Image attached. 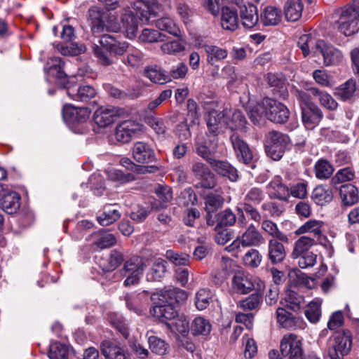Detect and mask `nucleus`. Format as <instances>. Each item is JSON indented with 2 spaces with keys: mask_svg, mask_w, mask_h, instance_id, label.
I'll return each mask as SVG.
<instances>
[{
  "mask_svg": "<svg viewBox=\"0 0 359 359\" xmlns=\"http://www.w3.org/2000/svg\"><path fill=\"white\" fill-rule=\"evenodd\" d=\"M48 67L49 75L56 79L57 83L66 89L67 95L72 100L81 102H88L94 98L97 94L96 90L89 85H78L67 79V74L63 68L65 62L60 57L50 60Z\"/></svg>",
  "mask_w": 359,
  "mask_h": 359,
  "instance_id": "obj_1",
  "label": "nucleus"
},
{
  "mask_svg": "<svg viewBox=\"0 0 359 359\" xmlns=\"http://www.w3.org/2000/svg\"><path fill=\"white\" fill-rule=\"evenodd\" d=\"M297 46L302 50L304 58L310 54L316 56L320 53L323 55L326 66L331 65L334 62V47L323 39H317L311 33L302 35L297 41Z\"/></svg>",
  "mask_w": 359,
  "mask_h": 359,
  "instance_id": "obj_2",
  "label": "nucleus"
},
{
  "mask_svg": "<svg viewBox=\"0 0 359 359\" xmlns=\"http://www.w3.org/2000/svg\"><path fill=\"white\" fill-rule=\"evenodd\" d=\"M99 43L101 46L94 44L93 51L98 62L104 66H109L114 63L113 59L107 54L105 50L114 55H122L128 50V43L120 42L110 34L101 36Z\"/></svg>",
  "mask_w": 359,
  "mask_h": 359,
  "instance_id": "obj_3",
  "label": "nucleus"
},
{
  "mask_svg": "<svg viewBox=\"0 0 359 359\" xmlns=\"http://www.w3.org/2000/svg\"><path fill=\"white\" fill-rule=\"evenodd\" d=\"M338 30L346 36H351L359 30V0H354L342 10L338 20Z\"/></svg>",
  "mask_w": 359,
  "mask_h": 359,
  "instance_id": "obj_4",
  "label": "nucleus"
},
{
  "mask_svg": "<svg viewBox=\"0 0 359 359\" xmlns=\"http://www.w3.org/2000/svg\"><path fill=\"white\" fill-rule=\"evenodd\" d=\"M280 351L285 359H319L315 355H306L302 338L293 333L283 336L280 341Z\"/></svg>",
  "mask_w": 359,
  "mask_h": 359,
  "instance_id": "obj_5",
  "label": "nucleus"
},
{
  "mask_svg": "<svg viewBox=\"0 0 359 359\" xmlns=\"http://www.w3.org/2000/svg\"><path fill=\"white\" fill-rule=\"evenodd\" d=\"M290 144V139L287 135L276 130L270 131L265 139L266 154L273 161H279Z\"/></svg>",
  "mask_w": 359,
  "mask_h": 359,
  "instance_id": "obj_6",
  "label": "nucleus"
},
{
  "mask_svg": "<svg viewBox=\"0 0 359 359\" xmlns=\"http://www.w3.org/2000/svg\"><path fill=\"white\" fill-rule=\"evenodd\" d=\"M264 287L265 284L262 280L244 271L236 272L231 280L232 290L240 294H246L253 290L263 291Z\"/></svg>",
  "mask_w": 359,
  "mask_h": 359,
  "instance_id": "obj_7",
  "label": "nucleus"
},
{
  "mask_svg": "<svg viewBox=\"0 0 359 359\" xmlns=\"http://www.w3.org/2000/svg\"><path fill=\"white\" fill-rule=\"evenodd\" d=\"M264 242V238L261 232L253 224H250L240 238L235 240L231 245L226 248L229 252H233L240 248L243 247L259 246Z\"/></svg>",
  "mask_w": 359,
  "mask_h": 359,
  "instance_id": "obj_8",
  "label": "nucleus"
},
{
  "mask_svg": "<svg viewBox=\"0 0 359 359\" xmlns=\"http://www.w3.org/2000/svg\"><path fill=\"white\" fill-rule=\"evenodd\" d=\"M188 298V294L186 291L174 287H165L159 293L153 294L151 297V300L158 299L163 303L168 304L176 306L183 304Z\"/></svg>",
  "mask_w": 359,
  "mask_h": 359,
  "instance_id": "obj_9",
  "label": "nucleus"
},
{
  "mask_svg": "<svg viewBox=\"0 0 359 359\" xmlns=\"http://www.w3.org/2000/svg\"><path fill=\"white\" fill-rule=\"evenodd\" d=\"M276 320L280 327L289 330H304L307 325L302 317L294 316L283 307L276 310Z\"/></svg>",
  "mask_w": 359,
  "mask_h": 359,
  "instance_id": "obj_10",
  "label": "nucleus"
},
{
  "mask_svg": "<svg viewBox=\"0 0 359 359\" xmlns=\"http://www.w3.org/2000/svg\"><path fill=\"white\" fill-rule=\"evenodd\" d=\"M90 113L91 111L88 107H76L69 104H65L62 110L65 121L74 126L86 123Z\"/></svg>",
  "mask_w": 359,
  "mask_h": 359,
  "instance_id": "obj_11",
  "label": "nucleus"
},
{
  "mask_svg": "<svg viewBox=\"0 0 359 359\" xmlns=\"http://www.w3.org/2000/svg\"><path fill=\"white\" fill-rule=\"evenodd\" d=\"M264 104L268 106L269 120L277 123H284L287 121L290 111L285 104L268 97L264 98Z\"/></svg>",
  "mask_w": 359,
  "mask_h": 359,
  "instance_id": "obj_12",
  "label": "nucleus"
},
{
  "mask_svg": "<svg viewBox=\"0 0 359 359\" xmlns=\"http://www.w3.org/2000/svg\"><path fill=\"white\" fill-rule=\"evenodd\" d=\"M118 117V111L113 107H100L93 114L94 121L100 128L109 126Z\"/></svg>",
  "mask_w": 359,
  "mask_h": 359,
  "instance_id": "obj_13",
  "label": "nucleus"
},
{
  "mask_svg": "<svg viewBox=\"0 0 359 359\" xmlns=\"http://www.w3.org/2000/svg\"><path fill=\"white\" fill-rule=\"evenodd\" d=\"M140 130L138 123L130 120L125 121L117 126L115 138L121 143H128Z\"/></svg>",
  "mask_w": 359,
  "mask_h": 359,
  "instance_id": "obj_14",
  "label": "nucleus"
},
{
  "mask_svg": "<svg viewBox=\"0 0 359 359\" xmlns=\"http://www.w3.org/2000/svg\"><path fill=\"white\" fill-rule=\"evenodd\" d=\"M88 18L91 22V31L95 36L104 32V22L108 18V13L97 6L89 8L88 11Z\"/></svg>",
  "mask_w": 359,
  "mask_h": 359,
  "instance_id": "obj_15",
  "label": "nucleus"
},
{
  "mask_svg": "<svg viewBox=\"0 0 359 359\" xmlns=\"http://www.w3.org/2000/svg\"><path fill=\"white\" fill-rule=\"evenodd\" d=\"M283 243L278 239L269 240L267 258L272 264H281L285 259L287 252Z\"/></svg>",
  "mask_w": 359,
  "mask_h": 359,
  "instance_id": "obj_16",
  "label": "nucleus"
},
{
  "mask_svg": "<svg viewBox=\"0 0 359 359\" xmlns=\"http://www.w3.org/2000/svg\"><path fill=\"white\" fill-rule=\"evenodd\" d=\"M269 196L271 198L287 201L290 198L289 187L283 182L282 177L275 176L266 187Z\"/></svg>",
  "mask_w": 359,
  "mask_h": 359,
  "instance_id": "obj_17",
  "label": "nucleus"
},
{
  "mask_svg": "<svg viewBox=\"0 0 359 359\" xmlns=\"http://www.w3.org/2000/svg\"><path fill=\"white\" fill-rule=\"evenodd\" d=\"M133 156L140 163H149L156 161L154 150L151 145L143 142H137L134 144Z\"/></svg>",
  "mask_w": 359,
  "mask_h": 359,
  "instance_id": "obj_18",
  "label": "nucleus"
},
{
  "mask_svg": "<svg viewBox=\"0 0 359 359\" xmlns=\"http://www.w3.org/2000/svg\"><path fill=\"white\" fill-rule=\"evenodd\" d=\"M121 27L116 26L112 30L116 32L120 29H123L128 39H133L136 36L138 29L137 18L133 12L125 11L121 16Z\"/></svg>",
  "mask_w": 359,
  "mask_h": 359,
  "instance_id": "obj_19",
  "label": "nucleus"
},
{
  "mask_svg": "<svg viewBox=\"0 0 359 359\" xmlns=\"http://www.w3.org/2000/svg\"><path fill=\"white\" fill-rule=\"evenodd\" d=\"M151 314L163 323L170 322L178 313L175 306L159 301L150 310Z\"/></svg>",
  "mask_w": 359,
  "mask_h": 359,
  "instance_id": "obj_20",
  "label": "nucleus"
},
{
  "mask_svg": "<svg viewBox=\"0 0 359 359\" xmlns=\"http://www.w3.org/2000/svg\"><path fill=\"white\" fill-rule=\"evenodd\" d=\"M240 18L244 28H254L260 20L257 6L251 4L241 6L240 8Z\"/></svg>",
  "mask_w": 359,
  "mask_h": 359,
  "instance_id": "obj_21",
  "label": "nucleus"
},
{
  "mask_svg": "<svg viewBox=\"0 0 359 359\" xmlns=\"http://www.w3.org/2000/svg\"><path fill=\"white\" fill-rule=\"evenodd\" d=\"M301 110L303 123L308 130L316 128L323 118L321 111L316 105L302 107Z\"/></svg>",
  "mask_w": 359,
  "mask_h": 359,
  "instance_id": "obj_22",
  "label": "nucleus"
},
{
  "mask_svg": "<svg viewBox=\"0 0 359 359\" xmlns=\"http://www.w3.org/2000/svg\"><path fill=\"white\" fill-rule=\"evenodd\" d=\"M217 147L215 137L212 140H198L196 143V153L210 163L214 159L212 156L217 151Z\"/></svg>",
  "mask_w": 359,
  "mask_h": 359,
  "instance_id": "obj_23",
  "label": "nucleus"
},
{
  "mask_svg": "<svg viewBox=\"0 0 359 359\" xmlns=\"http://www.w3.org/2000/svg\"><path fill=\"white\" fill-rule=\"evenodd\" d=\"M224 192L221 187H217L204 198L206 212H215L224 203Z\"/></svg>",
  "mask_w": 359,
  "mask_h": 359,
  "instance_id": "obj_24",
  "label": "nucleus"
},
{
  "mask_svg": "<svg viewBox=\"0 0 359 359\" xmlns=\"http://www.w3.org/2000/svg\"><path fill=\"white\" fill-rule=\"evenodd\" d=\"M237 10L226 6L222 8L221 25L224 29L235 31L238 27Z\"/></svg>",
  "mask_w": 359,
  "mask_h": 359,
  "instance_id": "obj_25",
  "label": "nucleus"
},
{
  "mask_svg": "<svg viewBox=\"0 0 359 359\" xmlns=\"http://www.w3.org/2000/svg\"><path fill=\"white\" fill-rule=\"evenodd\" d=\"M259 18L261 22L264 26H275L281 21L282 12L277 7L268 6L261 12Z\"/></svg>",
  "mask_w": 359,
  "mask_h": 359,
  "instance_id": "obj_26",
  "label": "nucleus"
},
{
  "mask_svg": "<svg viewBox=\"0 0 359 359\" xmlns=\"http://www.w3.org/2000/svg\"><path fill=\"white\" fill-rule=\"evenodd\" d=\"M0 205L4 211L8 214H14L20 208V196L15 191L8 192L1 197Z\"/></svg>",
  "mask_w": 359,
  "mask_h": 359,
  "instance_id": "obj_27",
  "label": "nucleus"
},
{
  "mask_svg": "<svg viewBox=\"0 0 359 359\" xmlns=\"http://www.w3.org/2000/svg\"><path fill=\"white\" fill-rule=\"evenodd\" d=\"M127 308L137 313L142 311V306L148 302V292L143 291L141 293L127 294L125 296Z\"/></svg>",
  "mask_w": 359,
  "mask_h": 359,
  "instance_id": "obj_28",
  "label": "nucleus"
},
{
  "mask_svg": "<svg viewBox=\"0 0 359 359\" xmlns=\"http://www.w3.org/2000/svg\"><path fill=\"white\" fill-rule=\"evenodd\" d=\"M339 195L343 206H352L359 201L358 191L351 184H346L340 187Z\"/></svg>",
  "mask_w": 359,
  "mask_h": 359,
  "instance_id": "obj_29",
  "label": "nucleus"
},
{
  "mask_svg": "<svg viewBox=\"0 0 359 359\" xmlns=\"http://www.w3.org/2000/svg\"><path fill=\"white\" fill-rule=\"evenodd\" d=\"M210 165L212 168L224 177H227L231 181H236L238 175L237 170L228 162L224 161L216 160L214 158L210 161Z\"/></svg>",
  "mask_w": 359,
  "mask_h": 359,
  "instance_id": "obj_30",
  "label": "nucleus"
},
{
  "mask_svg": "<svg viewBox=\"0 0 359 359\" xmlns=\"http://www.w3.org/2000/svg\"><path fill=\"white\" fill-rule=\"evenodd\" d=\"M304 5L301 0H287L284 6V14L287 20L296 22L300 19Z\"/></svg>",
  "mask_w": 359,
  "mask_h": 359,
  "instance_id": "obj_31",
  "label": "nucleus"
},
{
  "mask_svg": "<svg viewBox=\"0 0 359 359\" xmlns=\"http://www.w3.org/2000/svg\"><path fill=\"white\" fill-rule=\"evenodd\" d=\"M316 244V241L311 237L307 236L299 237L294 243L291 253L292 258L297 259L303 254L310 252L309 250Z\"/></svg>",
  "mask_w": 359,
  "mask_h": 359,
  "instance_id": "obj_32",
  "label": "nucleus"
},
{
  "mask_svg": "<svg viewBox=\"0 0 359 359\" xmlns=\"http://www.w3.org/2000/svg\"><path fill=\"white\" fill-rule=\"evenodd\" d=\"M259 224H261V229L266 234L272 237L271 239H278L283 241L285 243L289 241L288 236L282 232L278 227V225L273 221L265 219H263Z\"/></svg>",
  "mask_w": 359,
  "mask_h": 359,
  "instance_id": "obj_33",
  "label": "nucleus"
},
{
  "mask_svg": "<svg viewBox=\"0 0 359 359\" xmlns=\"http://www.w3.org/2000/svg\"><path fill=\"white\" fill-rule=\"evenodd\" d=\"M356 95V83L353 79L338 87V98L349 103L353 102Z\"/></svg>",
  "mask_w": 359,
  "mask_h": 359,
  "instance_id": "obj_34",
  "label": "nucleus"
},
{
  "mask_svg": "<svg viewBox=\"0 0 359 359\" xmlns=\"http://www.w3.org/2000/svg\"><path fill=\"white\" fill-rule=\"evenodd\" d=\"M101 353L105 359H126L123 350L109 341L102 343Z\"/></svg>",
  "mask_w": 359,
  "mask_h": 359,
  "instance_id": "obj_35",
  "label": "nucleus"
},
{
  "mask_svg": "<svg viewBox=\"0 0 359 359\" xmlns=\"http://www.w3.org/2000/svg\"><path fill=\"white\" fill-rule=\"evenodd\" d=\"M145 268L144 259L139 256H133L126 260L120 273H130L142 275Z\"/></svg>",
  "mask_w": 359,
  "mask_h": 359,
  "instance_id": "obj_36",
  "label": "nucleus"
},
{
  "mask_svg": "<svg viewBox=\"0 0 359 359\" xmlns=\"http://www.w3.org/2000/svg\"><path fill=\"white\" fill-rule=\"evenodd\" d=\"M115 205L116 204H107L104 206V212L97 217V221L102 226H108L120 218L121 213L119 210L114 208Z\"/></svg>",
  "mask_w": 359,
  "mask_h": 359,
  "instance_id": "obj_37",
  "label": "nucleus"
},
{
  "mask_svg": "<svg viewBox=\"0 0 359 359\" xmlns=\"http://www.w3.org/2000/svg\"><path fill=\"white\" fill-rule=\"evenodd\" d=\"M204 50L207 55V61L212 66L215 65L217 62L225 59L228 55L226 49L214 45H205Z\"/></svg>",
  "mask_w": 359,
  "mask_h": 359,
  "instance_id": "obj_38",
  "label": "nucleus"
},
{
  "mask_svg": "<svg viewBox=\"0 0 359 359\" xmlns=\"http://www.w3.org/2000/svg\"><path fill=\"white\" fill-rule=\"evenodd\" d=\"M144 74L151 82L158 84H163L170 81L168 75L157 66H149L145 67Z\"/></svg>",
  "mask_w": 359,
  "mask_h": 359,
  "instance_id": "obj_39",
  "label": "nucleus"
},
{
  "mask_svg": "<svg viewBox=\"0 0 359 359\" xmlns=\"http://www.w3.org/2000/svg\"><path fill=\"white\" fill-rule=\"evenodd\" d=\"M265 198V193L261 187H252L244 195L243 205H257Z\"/></svg>",
  "mask_w": 359,
  "mask_h": 359,
  "instance_id": "obj_40",
  "label": "nucleus"
},
{
  "mask_svg": "<svg viewBox=\"0 0 359 359\" xmlns=\"http://www.w3.org/2000/svg\"><path fill=\"white\" fill-rule=\"evenodd\" d=\"M321 304V300L315 299L307 305L304 314L310 323L316 324L320 320L322 315Z\"/></svg>",
  "mask_w": 359,
  "mask_h": 359,
  "instance_id": "obj_41",
  "label": "nucleus"
},
{
  "mask_svg": "<svg viewBox=\"0 0 359 359\" xmlns=\"http://www.w3.org/2000/svg\"><path fill=\"white\" fill-rule=\"evenodd\" d=\"M312 199L319 205H324L332 201L333 194L330 188L318 186L312 192Z\"/></svg>",
  "mask_w": 359,
  "mask_h": 359,
  "instance_id": "obj_42",
  "label": "nucleus"
},
{
  "mask_svg": "<svg viewBox=\"0 0 359 359\" xmlns=\"http://www.w3.org/2000/svg\"><path fill=\"white\" fill-rule=\"evenodd\" d=\"M323 222L317 219H309L296 230L297 235L304 234L307 233H313L315 236L321 237Z\"/></svg>",
  "mask_w": 359,
  "mask_h": 359,
  "instance_id": "obj_43",
  "label": "nucleus"
},
{
  "mask_svg": "<svg viewBox=\"0 0 359 359\" xmlns=\"http://www.w3.org/2000/svg\"><path fill=\"white\" fill-rule=\"evenodd\" d=\"M249 118L255 124H260L268 119V106L264 104V99L262 103H257L250 109Z\"/></svg>",
  "mask_w": 359,
  "mask_h": 359,
  "instance_id": "obj_44",
  "label": "nucleus"
},
{
  "mask_svg": "<svg viewBox=\"0 0 359 359\" xmlns=\"http://www.w3.org/2000/svg\"><path fill=\"white\" fill-rule=\"evenodd\" d=\"M226 124V118L224 114L221 112L213 111L210 112L207 125L208 130L216 135L219 129Z\"/></svg>",
  "mask_w": 359,
  "mask_h": 359,
  "instance_id": "obj_45",
  "label": "nucleus"
},
{
  "mask_svg": "<svg viewBox=\"0 0 359 359\" xmlns=\"http://www.w3.org/2000/svg\"><path fill=\"white\" fill-rule=\"evenodd\" d=\"M334 170V167L326 159H319L314 165L316 177L319 180H326L331 177Z\"/></svg>",
  "mask_w": 359,
  "mask_h": 359,
  "instance_id": "obj_46",
  "label": "nucleus"
},
{
  "mask_svg": "<svg viewBox=\"0 0 359 359\" xmlns=\"http://www.w3.org/2000/svg\"><path fill=\"white\" fill-rule=\"evenodd\" d=\"M213 294L208 288L199 289L195 296V305L198 310L203 311L208 308L212 302Z\"/></svg>",
  "mask_w": 359,
  "mask_h": 359,
  "instance_id": "obj_47",
  "label": "nucleus"
},
{
  "mask_svg": "<svg viewBox=\"0 0 359 359\" xmlns=\"http://www.w3.org/2000/svg\"><path fill=\"white\" fill-rule=\"evenodd\" d=\"M352 347L351 333L348 330L338 331V352L344 356L347 355Z\"/></svg>",
  "mask_w": 359,
  "mask_h": 359,
  "instance_id": "obj_48",
  "label": "nucleus"
},
{
  "mask_svg": "<svg viewBox=\"0 0 359 359\" xmlns=\"http://www.w3.org/2000/svg\"><path fill=\"white\" fill-rule=\"evenodd\" d=\"M263 291H255L250 294L239 302V306L243 310L251 311L257 309L260 306L262 301Z\"/></svg>",
  "mask_w": 359,
  "mask_h": 359,
  "instance_id": "obj_49",
  "label": "nucleus"
},
{
  "mask_svg": "<svg viewBox=\"0 0 359 359\" xmlns=\"http://www.w3.org/2000/svg\"><path fill=\"white\" fill-rule=\"evenodd\" d=\"M266 81L269 86L273 88L274 92H278L281 95H285L286 93L285 79L282 75L269 73L266 75Z\"/></svg>",
  "mask_w": 359,
  "mask_h": 359,
  "instance_id": "obj_50",
  "label": "nucleus"
},
{
  "mask_svg": "<svg viewBox=\"0 0 359 359\" xmlns=\"http://www.w3.org/2000/svg\"><path fill=\"white\" fill-rule=\"evenodd\" d=\"M165 324L171 332H178L183 336L189 332V321L184 316L177 315L172 320L167 322Z\"/></svg>",
  "mask_w": 359,
  "mask_h": 359,
  "instance_id": "obj_51",
  "label": "nucleus"
},
{
  "mask_svg": "<svg viewBox=\"0 0 359 359\" xmlns=\"http://www.w3.org/2000/svg\"><path fill=\"white\" fill-rule=\"evenodd\" d=\"M156 27L175 36H178L180 34V29L173 20L170 18L165 17L158 19L156 21Z\"/></svg>",
  "mask_w": 359,
  "mask_h": 359,
  "instance_id": "obj_52",
  "label": "nucleus"
},
{
  "mask_svg": "<svg viewBox=\"0 0 359 359\" xmlns=\"http://www.w3.org/2000/svg\"><path fill=\"white\" fill-rule=\"evenodd\" d=\"M165 262L162 259L154 261L151 268L147 273V278L150 281L159 280L165 273Z\"/></svg>",
  "mask_w": 359,
  "mask_h": 359,
  "instance_id": "obj_53",
  "label": "nucleus"
},
{
  "mask_svg": "<svg viewBox=\"0 0 359 359\" xmlns=\"http://www.w3.org/2000/svg\"><path fill=\"white\" fill-rule=\"evenodd\" d=\"M285 307L294 312H298L301 310L304 303V297L295 292L290 291L285 297Z\"/></svg>",
  "mask_w": 359,
  "mask_h": 359,
  "instance_id": "obj_54",
  "label": "nucleus"
},
{
  "mask_svg": "<svg viewBox=\"0 0 359 359\" xmlns=\"http://www.w3.org/2000/svg\"><path fill=\"white\" fill-rule=\"evenodd\" d=\"M148 343L151 351L155 354L163 355L168 352V344L156 336H150L148 339Z\"/></svg>",
  "mask_w": 359,
  "mask_h": 359,
  "instance_id": "obj_55",
  "label": "nucleus"
},
{
  "mask_svg": "<svg viewBox=\"0 0 359 359\" xmlns=\"http://www.w3.org/2000/svg\"><path fill=\"white\" fill-rule=\"evenodd\" d=\"M209 321L202 317L196 318L191 324V332L195 335H208L211 331Z\"/></svg>",
  "mask_w": 359,
  "mask_h": 359,
  "instance_id": "obj_56",
  "label": "nucleus"
},
{
  "mask_svg": "<svg viewBox=\"0 0 359 359\" xmlns=\"http://www.w3.org/2000/svg\"><path fill=\"white\" fill-rule=\"evenodd\" d=\"M311 93L313 97L319 100L323 107L330 110H334L337 108L336 101L329 94L323 93L316 88H311Z\"/></svg>",
  "mask_w": 359,
  "mask_h": 359,
  "instance_id": "obj_57",
  "label": "nucleus"
},
{
  "mask_svg": "<svg viewBox=\"0 0 359 359\" xmlns=\"http://www.w3.org/2000/svg\"><path fill=\"white\" fill-rule=\"evenodd\" d=\"M124 261L123 252L118 249L110 251L108 258V263L105 267L107 271H111L117 269Z\"/></svg>",
  "mask_w": 359,
  "mask_h": 359,
  "instance_id": "obj_58",
  "label": "nucleus"
},
{
  "mask_svg": "<svg viewBox=\"0 0 359 359\" xmlns=\"http://www.w3.org/2000/svg\"><path fill=\"white\" fill-rule=\"evenodd\" d=\"M243 263L250 268H257L261 264L262 256L256 249H250L243 257Z\"/></svg>",
  "mask_w": 359,
  "mask_h": 359,
  "instance_id": "obj_59",
  "label": "nucleus"
},
{
  "mask_svg": "<svg viewBox=\"0 0 359 359\" xmlns=\"http://www.w3.org/2000/svg\"><path fill=\"white\" fill-rule=\"evenodd\" d=\"M144 121L158 135H164L167 130L165 121L161 118L148 116L145 118Z\"/></svg>",
  "mask_w": 359,
  "mask_h": 359,
  "instance_id": "obj_60",
  "label": "nucleus"
},
{
  "mask_svg": "<svg viewBox=\"0 0 359 359\" xmlns=\"http://www.w3.org/2000/svg\"><path fill=\"white\" fill-rule=\"evenodd\" d=\"M216 217L217 223V226L219 227L232 226L236 221L235 214L229 208L220 212L216 215Z\"/></svg>",
  "mask_w": 359,
  "mask_h": 359,
  "instance_id": "obj_61",
  "label": "nucleus"
},
{
  "mask_svg": "<svg viewBox=\"0 0 359 359\" xmlns=\"http://www.w3.org/2000/svg\"><path fill=\"white\" fill-rule=\"evenodd\" d=\"M68 348L65 344L54 343L50 346V359H68Z\"/></svg>",
  "mask_w": 359,
  "mask_h": 359,
  "instance_id": "obj_62",
  "label": "nucleus"
},
{
  "mask_svg": "<svg viewBox=\"0 0 359 359\" xmlns=\"http://www.w3.org/2000/svg\"><path fill=\"white\" fill-rule=\"evenodd\" d=\"M185 49L184 44L180 40H173L163 43L161 46V50L164 54L177 55L184 51Z\"/></svg>",
  "mask_w": 359,
  "mask_h": 359,
  "instance_id": "obj_63",
  "label": "nucleus"
},
{
  "mask_svg": "<svg viewBox=\"0 0 359 359\" xmlns=\"http://www.w3.org/2000/svg\"><path fill=\"white\" fill-rule=\"evenodd\" d=\"M164 37L158 31L146 28L142 30L139 39L143 43H154L164 41Z\"/></svg>",
  "mask_w": 359,
  "mask_h": 359,
  "instance_id": "obj_64",
  "label": "nucleus"
}]
</instances>
